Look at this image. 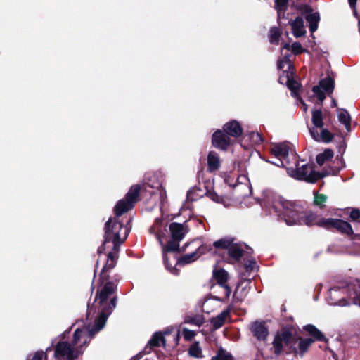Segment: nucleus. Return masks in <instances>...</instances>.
<instances>
[{
	"mask_svg": "<svg viewBox=\"0 0 360 360\" xmlns=\"http://www.w3.org/2000/svg\"><path fill=\"white\" fill-rule=\"evenodd\" d=\"M313 342L314 340L311 338L300 339L298 342V347L297 348L295 345H293V347H291V352L295 355H299L302 357Z\"/></svg>",
	"mask_w": 360,
	"mask_h": 360,
	"instance_id": "nucleus-21",
	"label": "nucleus"
},
{
	"mask_svg": "<svg viewBox=\"0 0 360 360\" xmlns=\"http://www.w3.org/2000/svg\"><path fill=\"white\" fill-rule=\"evenodd\" d=\"M278 82L281 84H286L292 90L293 95L296 94L299 84L293 79V71H287L279 76Z\"/></svg>",
	"mask_w": 360,
	"mask_h": 360,
	"instance_id": "nucleus-17",
	"label": "nucleus"
},
{
	"mask_svg": "<svg viewBox=\"0 0 360 360\" xmlns=\"http://www.w3.org/2000/svg\"><path fill=\"white\" fill-rule=\"evenodd\" d=\"M338 121L344 124L347 130H349L351 124V117L349 112L343 108L338 109Z\"/></svg>",
	"mask_w": 360,
	"mask_h": 360,
	"instance_id": "nucleus-27",
	"label": "nucleus"
},
{
	"mask_svg": "<svg viewBox=\"0 0 360 360\" xmlns=\"http://www.w3.org/2000/svg\"><path fill=\"white\" fill-rule=\"evenodd\" d=\"M209 197L210 198V199H212L214 202H221V197L219 196L216 193H210Z\"/></svg>",
	"mask_w": 360,
	"mask_h": 360,
	"instance_id": "nucleus-47",
	"label": "nucleus"
},
{
	"mask_svg": "<svg viewBox=\"0 0 360 360\" xmlns=\"http://www.w3.org/2000/svg\"><path fill=\"white\" fill-rule=\"evenodd\" d=\"M213 274H214V278L217 281V287H218L219 285H221L226 284V281L228 280L229 276H228V273L225 270H224L222 269H219V270H214Z\"/></svg>",
	"mask_w": 360,
	"mask_h": 360,
	"instance_id": "nucleus-29",
	"label": "nucleus"
},
{
	"mask_svg": "<svg viewBox=\"0 0 360 360\" xmlns=\"http://www.w3.org/2000/svg\"><path fill=\"white\" fill-rule=\"evenodd\" d=\"M292 52L295 54H299L304 51L302 45L299 42H295L291 46Z\"/></svg>",
	"mask_w": 360,
	"mask_h": 360,
	"instance_id": "nucleus-42",
	"label": "nucleus"
},
{
	"mask_svg": "<svg viewBox=\"0 0 360 360\" xmlns=\"http://www.w3.org/2000/svg\"><path fill=\"white\" fill-rule=\"evenodd\" d=\"M161 344L165 346V342L163 334L160 332L155 333L148 342L150 347L160 346Z\"/></svg>",
	"mask_w": 360,
	"mask_h": 360,
	"instance_id": "nucleus-34",
	"label": "nucleus"
},
{
	"mask_svg": "<svg viewBox=\"0 0 360 360\" xmlns=\"http://www.w3.org/2000/svg\"><path fill=\"white\" fill-rule=\"evenodd\" d=\"M302 104L303 105V110L306 112L307 110V105L302 101Z\"/></svg>",
	"mask_w": 360,
	"mask_h": 360,
	"instance_id": "nucleus-51",
	"label": "nucleus"
},
{
	"mask_svg": "<svg viewBox=\"0 0 360 360\" xmlns=\"http://www.w3.org/2000/svg\"><path fill=\"white\" fill-rule=\"evenodd\" d=\"M349 299L352 301L353 303L360 306V293L358 295L355 292L350 293Z\"/></svg>",
	"mask_w": 360,
	"mask_h": 360,
	"instance_id": "nucleus-44",
	"label": "nucleus"
},
{
	"mask_svg": "<svg viewBox=\"0 0 360 360\" xmlns=\"http://www.w3.org/2000/svg\"><path fill=\"white\" fill-rule=\"evenodd\" d=\"M129 229L123 226L120 221L115 218H110L105 225V240L103 245L98 248V253L101 255L106 250L108 243H112V249L119 251V246L127 238Z\"/></svg>",
	"mask_w": 360,
	"mask_h": 360,
	"instance_id": "nucleus-3",
	"label": "nucleus"
},
{
	"mask_svg": "<svg viewBox=\"0 0 360 360\" xmlns=\"http://www.w3.org/2000/svg\"><path fill=\"white\" fill-rule=\"evenodd\" d=\"M217 288H219V290L221 293L224 294V297H214V298L217 300H221V301H225L226 300L229 299V297H230L231 292V290L230 287L227 284H225V285H219Z\"/></svg>",
	"mask_w": 360,
	"mask_h": 360,
	"instance_id": "nucleus-36",
	"label": "nucleus"
},
{
	"mask_svg": "<svg viewBox=\"0 0 360 360\" xmlns=\"http://www.w3.org/2000/svg\"><path fill=\"white\" fill-rule=\"evenodd\" d=\"M297 338L292 329L284 328L277 333L272 342L274 353L279 356L283 352L285 347L291 350V347L296 345Z\"/></svg>",
	"mask_w": 360,
	"mask_h": 360,
	"instance_id": "nucleus-6",
	"label": "nucleus"
},
{
	"mask_svg": "<svg viewBox=\"0 0 360 360\" xmlns=\"http://www.w3.org/2000/svg\"><path fill=\"white\" fill-rule=\"evenodd\" d=\"M164 263H165V259ZM172 261L170 262V258L167 256V265L165 264V267L172 274H176V269H175L174 266L178 264V259L175 257H173Z\"/></svg>",
	"mask_w": 360,
	"mask_h": 360,
	"instance_id": "nucleus-40",
	"label": "nucleus"
},
{
	"mask_svg": "<svg viewBox=\"0 0 360 360\" xmlns=\"http://www.w3.org/2000/svg\"><path fill=\"white\" fill-rule=\"evenodd\" d=\"M333 151L330 149L325 150L322 153L316 156V162L319 165H323L326 162L333 158Z\"/></svg>",
	"mask_w": 360,
	"mask_h": 360,
	"instance_id": "nucleus-32",
	"label": "nucleus"
},
{
	"mask_svg": "<svg viewBox=\"0 0 360 360\" xmlns=\"http://www.w3.org/2000/svg\"><path fill=\"white\" fill-rule=\"evenodd\" d=\"M269 37L271 44H277L280 37L279 30L276 27L271 28L269 31Z\"/></svg>",
	"mask_w": 360,
	"mask_h": 360,
	"instance_id": "nucleus-39",
	"label": "nucleus"
},
{
	"mask_svg": "<svg viewBox=\"0 0 360 360\" xmlns=\"http://www.w3.org/2000/svg\"><path fill=\"white\" fill-rule=\"evenodd\" d=\"M221 161L219 155L211 151L207 155V168L210 172H215L219 169Z\"/></svg>",
	"mask_w": 360,
	"mask_h": 360,
	"instance_id": "nucleus-24",
	"label": "nucleus"
},
{
	"mask_svg": "<svg viewBox=\"0 0 360 360\" xmlns=\"http://www.w3.org/2000/svg\"><path fill=\"white\" fill-rule=\"evenodd\" d=\"M188 355L190 356L194 357V358H202V349L200 347L198 342H195L193 344H192L188 350Z\"/></svg>",
	"mask_w": 360,
	"mask_h": 360,
	"instance_id": "nucleus-33",
	"label": "nucleus"
},
{
	"mask_svg": "<svg viewBox=\"0 0 360 360\" xmlns=\"http://www.w3.org/2000/svg\"><path fill=\"white\" fill-rule=\"evenodd\" d=\"M193 194L192 191H189L187 193V198L191 200H194L195 199L191 196Z\"/></svg>",
	"mask_w": 360,
	"mask_h": 360,
	"instance_id": "nucleus-50",
	"label": "nucleus"
},
{
	"mask_svg": "<svg viewBox=\"0 0 360 360\" xmlns=\"http://www.w3.org/2000/svg\"><path fill=\"white\" fill-rule=\"evenodd\" d=\"M314 204L320 208H323L324 207V202H326L327 196L323 194H319L316 193H314Z\"/></svg>",
	"mask_w": 360,
	"mask_h": 360,
	"instance_id": "nucleus-37",
	"label": "nucleus"
},
{
	"mask_svg": "<svg viewBox=\"0 0 360 360\" xmlns=\"http://www.w3.org/2000/svg\"><path fill=\"white\" fill-rule=\"evenodd\" d=\"M250 330L253 335L259 340H264L269 334L268 329L264 322H254L251 325Z\"/></svg>",
	"mask_w": 360,
	"mask_h": 360,
	"instance_id": "nucleus-18",
	"label": "nucleus"
},
{
	"mask_svg": "<svg viewBox=\"0 0 360 360\" xmlns=\"http://www.w3.org/2000/svg\"><path fill=\"white\" fill-rule=\"evenodd\" d=\"M176 336H177V338H179V333L178 332V333L176 334Z\"/></svg>",
	"mask_w": 360,
	"mask_h": 360,
	"instance_id": "nucleus-54",
	"label": "nucleus"
},
{
	"mask_svg": "<svg viewBox=\"0 0 360 360\" xmlns=\"http://www.w3.org/2000/svg\"><path fill=\"white\" fill-rule=\"evenodd\" d=\"M169 231L172 240L167 245H164L162 254L166 265H167V252H174L179 249V241H181L186 233L188 232V228L186 225L173 222L169 225Z\"/></svg>",
	"mask_w": 360,
	"mask_h": 360,
	"instance_id": "nucleus-5",
	"label": "nucleus"
},
{
	"mask_svg": "<svg viewBox=\"0 0 360 360\" xmlns=\"http://www.w3.org/2000/svg\"><path fill=\"white\" fill-rule=\"evenodd\" d=\"M347 290L333 288L329 290L328 295V302L331 305L347 306L350 304V301L347 300L342 295L346 292Z\"/></svg>",
	"mask_w": 360,
	"mask_h": 360,
	"instance_id": "nucleus-10",
	"label": "nucleus"
},
{
	"mask_svg": "<svg viewBox=\"0 0 360 360\" xmlns=\"http://www.w3.org/2000/svg\"><path fill=\"white\" fill-rule=\"evenodd\" d=\"M349 1V6L350 7L353 9L354 11V14L355 16L357 15V12L356 11V0H348Z\"/></svg>",
	"mask_w": 360,
	"mask_h": 360,
	"instance_id": "nucleus-48",
	"label": "nucleus"
},
{
	"mask_svg": "<svg viewBox=\"0 0 360 360\" xmlns=\"http://www.w3.org/2000/svg\"><path fill=\"white\" fill-rule=\"evenodd\" d=\"M185 323H191L196 326H201L204 323V319L202 316H195L193 317H187L185 319Z\"/></svg>",
	"mask_w": 360,
	"mask_h": 360,
	"instance_id": "nucleus-38",
	"label": "nucleus"
},
{
	"mask_svg": "<svg viewBox=\"0 0 360 360\" xmlns=\"http://www.w3.org/2000/svg\"><path fill=\"white\" fill-rule=\"evenodd\" d=\"M208 300L205 302V304H207L208 303Z\"/></svg>",
	"mask_w": 360,
	"mask_h": 360,
	"instance_id": "nucleus-56",
	"label": "nucleus"
},
{
	"mask_svg": "<svg viewBox=\"0 0 360 360\" xmlns=\"http://www.w3.org/2000/svg\"><path fill=\"white\" fill-rule=\"evenodd\" d=\"M46 354L43 352H37L33 356L32 360H46Z\"/></svg>",
	"mask_w": 360,
	"mask_h": 360,
	"instance_id": "nucleus-45",
	"label": "nucleus"
},
{
	"mask_svg": "<svg viewBox=\"0 0 360 360\" xmlns=\"http://www.w3.org/2000/svg\"><path fill=\"white\" fill-rule=\"evenodd\" d=\"M290 51V44H285L281 50V54L283 55V58L278 61V69L282 71L281 74H283L287 71H293L292 65L290 57L291 54L289 53Z\"/></svg>",
	"mask_w": 360,
	"mask_h": 360,
	"instance_id": "nucleus-12",
	"label": "nucleus"
},
{
	"mask_svg": "<svg viewBox=\"0 0 360 360\" xmlns=\"http://www.w3.org/2000/svg\"><path fill=\"white\" fill-rule=\"evenodd\" d=\"M334 89V81L326 77L319 82V84L312 88L314 95L316 97L319 102L322 103L326 98V94H330Z\"/></svg>",
	"mask_w": 360,
	"mask_h": 360,
	"instance_id": "nucleus-9",
	"label": "nucleus"
},
{
	"mask_svg": "<svg viewBox=\"0 0 360 360\" xmlns=\"http://www.w3.org/2000/svg\"><path fill=\"white\" fill-rule=\"evenodd\" d=\"M166 226L161 219L157 218L154 224L150 227V232L155 236L162 248H163V239L165 236Z\"/></svg>",
	"mask_w": 360,
	"mask_h": 360,
	"instance_id": "nucleus-16",
	"label": "nucleus"
},
{
	"mask_svg": "<svg viewBox=\"0 0 360 360\" xmlns=\"http://www.w3.org/2000/svg\"><path fill=\"white\" fill-rule=\"evenodd\" d=\"M139 192L140 186L137 184L134 185L126 194L125 198L118 201L115 207L117 217H119L133 207L134 202L137 200Z\"/></svg>",
	"mask_w": 360,
	"mask_h": 360,
	"instance_id": "nucleus-8",
	"label": "nucleus"
},
{
	"mask_svg": "<svg viewBox=\"0 0 360 360\" xmlns=\"http://www.w3.org/2000/svg\"><path fill=\"white\" fill-rule=\"evenodd\" d=\"M223 131L228 135L233 137H238L242 134L243 129L240 124L236 121L232 120L224 124Z\"/></svg>",
	"mask_w": 360,
	"mask_h": 360,
	"instance_id": "nucleus-20",
	"label": "nucleus"
},
{
	"mask_svg": "<svg viewBox=\"0 0 360 360\" xmlns=\"http://www.w3.org/2000/svg\"><path fill=\"white\" fill-rule=\"evenodd\" d=\"M117 252L118 251H116L112 249V252H109L108 253V258L106 261L105 265L103 267L102 271L101 272L100 275V279L103 283L105 281H106L108 278V271L113 269L115 266L116 261L117 258Z\"/></svg>",
	"mask_w": 360,
	"mask_h": 360,
	"instance_id": "nucleus-13",
	"label": "nucleus"
},
{
	"mask_svg": "<svg viewBox=\"0 0 360 360\" xmlns=\"http://www.w3.org/2000/svg\"><path fill=\"white\" fill-rule=\"evenodd\" d=\"M332 106L333 107L337 106V103H336V101L334 99L332 101Z\"/></svg>",
	"mask_w": 360,
	"mask_h": 360,
	"instance_id": "nucleus-53",
	"label": "nucleus"
},
{
	"mask_svg": "<svg viewBox=\"0 0 360 360\" xmlns=\"http://www.w3.org/2000/svg\"><path fill=\"white\" fill-rule=\"evenodd\" d=\"M309 132L313 139L319 142L329 143L333 139V134L323 127L319 129L310 128Z\"/></svg>",
	"mask_w": 360,
	"mask_h": 360,
	"instance_id": "nucleus-15",
	"label": "nucleus"
},
{
	"mask_svg": "<svg viewBox=\"0 0 360 360\" xmlns=\"http://www.w3.org/2000/svg\"><path fill=\"white\" fill-rule=\"evenodd\" d=\"M252 141L255 144H259L263 141L261 135L258 132H252L250 134Z\"/></svg>",
	"mask_w": 360,
	"mask_h": 360,
	"instance_id": "nucleus-43",
	"label": "nucleus"
},
{
	"mask_svg": "<svg viewBox=\"0 0 360 360\" xmlns=\"http://www.w3.org/2000/svg\"><path fill=\"white\" fill-rule=\"evenodd\" d=\"M231 144V139L224 131H217L212 135V145L217 148L226 150Z\"/></svg>",
	"mask_w": 360,
	"mask_h": 360,
	"instance_id": "nucleus-14",
	"label": "nucleus"
},
{
	"mask_svg": "<svg viewBox=\"0 0 360 360\" xmlns=\"http://www.w3.org/2000/svg\"><path fill=\"white\" fill-rule=\"evenodd\" d=\"M117 285L113 282H107L96 295V300H98L100 305L98 315L93 326H84L75 330L71 342L66 341L59 342L55 349L56 357H65L67 360H74L82 355L91 340L105 326L108 316L116 305V298L113 297L110 304L108 303V298L114 293Z\"/></svg>",
	"mask_w": 360,
	"mask_h": 360,
	"instance_id": "nucleus-1",
	"label": "nucleus"
},
{
	"mask_svg": "<svg viewBox=\"0 0 360 360\" xmlns=\"http://www.w3.org/2000/svg\"><path fill=\"white\" fill-rule=\"evenodd\" d=\"M228 262L233 264L238 262L243 255V249L241 245L234 243L233 245L228 250Z\"/></svg>",
	"mask_w": 360,
	"mask_h": 360,
	"instance_id": "nucleus-22",
	"label": "nucleus"
},
{
	"mask_svg": "<svg viewBox=\"0 0 360 360\" xmlns=\"http://www.w3.org/2000/svg\"><path fill=\"white\" fill-rule=\"evenodd\" d=\"M295 167L290 166L288 167L287 172L290 176L296 179L314 183L322 177L320 173L316 172L312 169L311 165L304 164L300 165L297 160L295 162Z\"/></svg>",
	"mask_w": 360,
	"mask_h": 360,
	"instance_id": "nucleus-7",
	"label": "nucleus"
},
{
	"mask_svg": "<svg viewBox=\"0 0 360 360\" xmlns=\"http://www.w3.org/2000/svg\"><path fill=\"white\" fill-rule=\"evenodd\" d=\"M312 122L314 124L312 128L319 129L323 127V114L321 110H316L312 112Z\"/></svg>",
	"mask_w": 360,
	"mask_h": 360,
	"instance_id": "nucleus-30",
	"label": "nucleus"
},
{
	"mask_svg": "<svg viewBox=\"0 0 360 360\" xmlns=\"http://www.w3.org/2000/svg\"><path fill=\"white\" fill-rule=\"evenodd\" d=\"M242 178L246 179V177L245 176H242Z\"/></svg>",
	"mask_w": 360,
	"mask_h": 360,
	"instance_id": "nucleus-55",
	"label": "nucleus"
},
{
	"mask_svg": "<svg viewBox=\"0 0 360 360\" xmlns=\"http://www.w3.org/2000/svg\"><path fill=\"white\" fill-rule=\"evenodd\" d=\"M235 239L231 236L224 237L216 240L213 245L216 249H222L229 250L233 245Z\"/></svg>",
	"mask_w": 360,
	"mask_h": 360,
	"instance_id": "nucleus-26",
	"label": "nucleus"
},
{
	"mask_svg": "<svg viewBox=\"0 0 360 360\" xmlns=\"http://www.w3.org/2000/svg\"><path fill=\"white\" fill-rule=\"evenodd\" d=\"M292 33L295 37H300L306 34L304 20L301 17L296 18L290 22Z\"/></svg>",
	"mask_w": 360,
	"mask_h": 360,
	"instance_id": "nucleus-23",
	"label": "nucleus"
},
{
	"mask_svg": "<svg viewBox=\"0 0 360 360\" xmlns=\"http://www.w3.org/2000/svg\"><path fill=\"white\" fill-rule=\"evenodd\" d=\"M304 330L313 338L311 339L314 340V342L315 340L326 341V338L323 333L314 326L311 324L306 325L304 326Z\"/></svg>",
	"mask_w": 360,
	"mask_h": 360,
	"instance_id": "nucleus-25",
	"label": "nucleus"
},
{
	"mask_svg": "<svg viewBox=\"0 0 360 360\" xmlns=\"http://www.w3.org/2000/svg\"><path fill=\"white\" fill-rule=\"evenodd\" d=\"M264 207L269 214L281 217L288 225H317L328 230H338L347 234L352 233L351 225L343 220L332 218H320L311 212H306L304 208L293 202L284 200L279 195L271 194L264 200Z\"/></svg>",
	"mask_w": 360,
	"mask_h": 360,
	"instance_id": "nucleus-2",
	"label": "nucleus"
},
{
	"mask_svg": "<svg viewBox=\"0 0 360 360\" xmlns=\"http://www.w3.org/2000/svg\"><path fill=\"white\" fill-rule=\"evenodd\" d=\"M300 10L302 14L307 13L305 18L309 23L310 32L314 33L318 28L319 22L320 20L319 13L318 12L312 13V8L307 5L301 6Z\"/></svg>",
	"mask_w": 360,
	"mask_h": 360,
	"instance_id": "nucleus-11",
	"label": "nucleus"
},
{
	"mask_svg": "<svg viewBox=\"0 0 360 360\" xmlns=\"http://www.w3.org/2000/svg\"><path fill=\"white\" fill-rule=\"evenodd\" d=\"M232 309V305H229L216 317L212 319L211 323L214 329H219L224 324L225 321L230 317Z\"/></svg>",
	"mask_w": 360,
	"mask_h": 360,
	"instance_id": "nucleus-19",
	"label": "nucleus"
},
{
	"mask_svg": "<svg viewBox=\"0 0 360 360\" xmlns=\"http://www.w3.org/2000/svg\"><path fill=\"white\" fill-rule=\"evenodd\" d=\"M288 0H275V8L277 11L278 20L284 16L287 9Z\"/></svg>",
	"mask_w": 360,
	"mask_h": 360,
	"instance_id": "nucleus-31",
	"label": "nucleus"
},
{
	"mask_svg": "<svg viewBox=\"0 0 360 360\" xmlns=\"http://www.w3.org/2000/svg\"><path fill=\"white\" fill-rule=\"evenodd\" d=\"M270 150L275 160L269 162L278 167H289L290 158L294 162L297 161L296 153L290 150L289 143L287 142L273 144Z\"/></svg>",
	"mask_w": 360,
	"mask_h": 360,
	"instance_id": "nucleus-4",
	"label": "nucleus"
},
{
	"mask_svg": "<svg viewBox=\"0 0 360 360\" xmlns=\"http://www.w3.org/2000/svg\"><path fill=\"white\" fill-rule=\"evenodd\" d=\"M202 248H203L201 247L195 252L184 255L180 259H178V264L179 265H184L195 261L200 257V251Z\"/></svg>",
	"mask_w": 360,
	"mask_h": 360,
	"instance_id": "nucleus-28",
	"label": "nucleus"
},
{
	"mask_svg": "<svg viewBox=\"0 0 360 360\" xmlns=\"http://www.w3.org/2000/svg\"><path fill=\"white\" fill-rule=\"evenodd\" d=\"M184 338L187 341H191L196 335L195 332L188 328H184L182 330Z\"/></svg>",
	"mask_w": 360,
	"mask_h": 360,
	"instance_id": "nucleus-41",
	"label": "nucleus"
},
{
	"mask_svg": "<svg viewBox=\"0 0 360 360\" xmlns=\"http://www.w3.org/2000/svg\"><path fill=\"white\" fill-rule=\"evenodd\" d=\"M349 217L351 219L356 220L360 217V212L357 209H354L351 211Z\"/></svg>",
	"mask_w": 360,
	"mask_h": 360,
	"instance_id": "nucleus-46",
	"label": "nucleus"
},
{
	"mask_svg": "<svg viewBox=\"0 0 360 360\" xmlns=\"http://www.w3.org/2000/svg\"><path fill=\"white\" fill-rule=\"evenodd\" d=\"M243 187L245 188L248 190V193H251V188H250V186H248V185L240 184L237 185V188H238V189H241Z\"/></svg>",
	"mask_w": 360,
	"mask_h": 360,
	"instance_id": "nucleus-49",
	"label": "nucleus"
},
{
	"mask_svg": "<svg viewBox=\"0 0 360 360\" xmlns=\"http://www.w3.org/2000/svg\"><path fill=\"white\" fill-rule=\"evenodd\" d=\"M211 360H234L232 355L227 351L219 349L217 354Z\"/></svg>",
	"mask_w": 360,
	"mask_h": 360,
	"instance_id": "nucleus-35",
	"label": "nucleus"
},
{
	"mask_svg": "<svg viewBox=\"0 0 360 360\" xmlns=\"http://www.w3.org/2000/svg\"><path fill=\"white\" fill-rule=\"evenodd\" d=\"M93 310V308L92 307H90L89 306H88V313H87V316H89V314L91 313V311Z\"/></svg>",
	"mask_w": 360,
	"mask_h": 360,
	"instance_id": "nucleus-52",
	"label": "nucleus"
}]
</instances>
